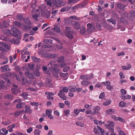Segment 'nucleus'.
Wrapping results in <instances>:
<instances>
[{"label": "nucleus", "mask_w": 135, "mask_h": 135, "mask_svg": "<svg viewBox=\"0 0 135 135\" xmlns=\"http://www.w3.org/2000/svg\"><path fill=\"white\" fill-rule=\"evenodd\" d=\"M107 124H105L104 126L107 128H110V127H113L114 125V123L111 121H108L107 122Z\"/></svg>", "instance_id": "nucleus-5"}, {"label": "nucleus", "mask_w": 135, "mask_h": 135, "mask_svg": "<svg viewBox=\"0 0 135 135\" xmlns=\"http://www.w3.org/2000/svg\"><path fill=\"white\" fill-rule=\"evenodd\" d=\"M105 97V94H104V93L102 92L101 93L100 95L99 98L101 99H103Z\"/></svg>", "instance_id": "nucleus-49"}, {"label": "nucleus", "mask_w": 135, "mask_h": 135, "mask_svg": "<svg viewBox=\"0 0 135 135\" xmlns=\"http://www.w3.org/2000/svg\"><path fill=\"white\" fill-rule=\"evenodd\" d=\"M41 25L40 23L38 24L37 26L34 27V31L37 30H38V28H39L41 26Z\"/></svg>", "instance_id": "nucleus-56"}, {"label": "nucleus", "mask_w": 135, "mask_h": 135, "mask_svg": "<svg viewBox=\"0 0 135 135\" xmlns=\"http://www.w3.org/2000/svg\"><path fill=\"white\" fill-rule=\"evenodd\" d=\"M11 122V121L10 120H8L7 121L3 122L2 123L3 124L6 125H8Z\"/></svg>", "instance_id": "nucleus-40"}, {"label": "nucleus", "mask_w": 135, "mask_h": 135, "mask_svg": "<svg viewBox=\"0 0 135 135\" xmlns=\"http://www.w3.org/2000/svg\"><path fill=\"white\" fill-rule=\"evenodd\" d=\"M21 111H16L14 113L16 117L18 116L21 113Z\"/></svg>", "instance_id": "nucleus-58"}, {"label": "nucleus", "mask_w": 135, "mask_h": 135, "mask_svg": "<svg viewBox=\"0 0 135 135\" xmlns=\"http://www.w3.org/2000/svg\"><path fill=\"white\" fill-rule=\"evenodd\" d=\"M40 73L38 70H36L34 72V75L37 77H38L40 76Z\"/></svg>", "instance_id": "nucleus-41"}, {"label": "nucleus", "mask_w": 135, "mask_h": 135, "mask_svg": "<svg viewBox=\"0 0 135 135\" xmlns=\"http://www.w3.org/2000/svg\"><path fill=\"white\" fill-rule=\"evenodd\" d=\"M11 90L13 94H16L18 93V90L17 89L15 88H12L11 89Z\"/></svg>", "instance_id": "nucleus-25"}, {"label": "nucleus", "mask_w": 135, "mask_h": 135, "mask_svg": "<svg viewBox=\"0 0 135 135\" xmlns=\"http://www.w3.org/2000/svg\"><path fill=\"white\" fill-rule=\"evenodd\" d=\"M25 75L30 78H34L33 73H31L29 71L27 70L25 73Z\"/></svg>", "instance_id": "nucleus-6"}, {"label": "nucleus", "mask_w": 135, "mask_h": 135, "mask_svg": "<svg viewBox=\"0 0 135 135\" xmlns=\"http://www.w3.org/2000/svg\"><path fill=\"white\" fill-rule=\"evenodd\" d=\"M15 127V124H13L11 125L8 127V130L10 132H12L13 131V128H14Z\"/></svg>", "instance_id": "nucleus-15"}, {"label": "nucleus", "mask_w": 135, "mask_h": 135, "mask_svg": "<svg viewBox=\"0 0 135 135\" xmlns=\"http://www.w3.org/2000/svg\"><path fill=\"white\" fill-rule=\"evenodd\" d=\"M6 84L5 82L3 80H1L0 81V89L3 88Z\"/></svg>", "instance_id": "nucleus-17"}, {"label": "nucleus", "mask_w": 135, "mask_h": 135, "mask_svg": "<svg viewBox=\"0 0 135 135\" xmlns=\"http://www.w3.org/2000/svg\"><path fill=\"white\" fill-rule=\"evenodd\" d=\"M131 97L130 95H126L123 96H122V99L123 100H124L126 99H129L131 98Z\"/></svg>", "instance_id": "nucleus-26"}, {"label": "nucleus", "mask_w": 135, "mask_h": 135, "mask_svg": "<svg viewBox=\"0 0 135 135\" xmlns=\"http://www.w3.org/2000/svg\"><path fill=\"white\" fill-rule=\"evenodd\" d=\"M106 88L110 91L112 90L113 89V86L111 85V84H109L108 85L106 86Z\"/></svg>", "instance_id": "nucleus-38"}, {"label": "nucleus", "mask_w": 135, "mask_h": 135, "mask_svg": "<svg viewBox=\"0 0 135 135\" xmlns=\"http://www.w3.org/2000/svg\"><path fill=\"white\" fill-rule=\"evenodd\" d=\"M131 15L132 16H133L135 17V11H132L130 12Z\"/></svg>", "instance_id": "nucleus-63"}, {"label": "nucleus", "mask_w": 135, "mask_h": 135, "mask_svg": "<svg viewBox=\"0 0 135 135\" xmlns=\"http://www.w3.org/2000/svg\"><path fill=\"white\" fill-rule=\"evenodd\" d=\"M70 68L69 66H66L63 69V71L64 72H67Z\"/></svg>", "instance_id": "nucleus-48"}, {"label": "nucleus", "mask_w": 135, "mask_h": 135, "mask_svg": "<svg viewBox=\"0 0 135 135\" xmlns=\"http://www.w3.org/2000/svg\"><path fill=\"white\" fill-rule=\"evenodd\" d=\"M58 95L59 97L63 100H65L67 99V98L64 93L60 92L58 94Z\"/></svg>", "instance_id": "nucleus-9"}, {"label": "nucleus", "mask_w": 135, "mask_h": 135, "mask_svg": "<svg viewBox=\"0 0 135 135\" xmlns=\"http://www.w3.org/2000/svg\"><path fill=\"white\" fill-rule=\"evenodd\" d=\"M54 114L56 115L59 116L60 115V113L58 110H55L54 111Z\"/></svg>", "instance_id": "nucleus-62"}, {"label": "nucleus", "mask_w": 135, "mask_h": 135, "mask_svg": "<svg viewBox=\"0 0 135 135\" xmlns=\"http://www.w3.org/2000/svg\"><path fill=\"white\" fill-rule=\"evenodd\" d=\"M52 110H46V115L48 116L51 114L52 113Z\"/></svg>", "instance_id": "nucleus-43"}, {"label": "nucleus", "mask_w": 135, "mask_h": 135, "mask_svg": "<svg viewBox=\"0 0 135 135\" xmlns=\"http://www.w3.org/2000/svg\"><path fill=\"white\" fill-rule=\"evenodd\" d=\"M65 34L66 36L70 39H72L73 37L72 34L71 33V32L66 33Z\"/></svg>", "instance_id": "nucleus-20"}, {"label": "nucleus", "mask_w": 135, "mask_h": 135, "mask_svg": "<svg viewBox=\"0 0 135 135\" xmlns=\"http://www.w3.org/2000/svg\"><path fill=\"white\" fill-rule=\"evenodd\" d=\"M102 27V25L100 23H98L97 24V27L98 29L100 30L101 29V27Z\"/></svg>", "instance_id": "nucleus-61"}, {"label": "nucleus", "mask_w": 135, "mask_h": 135, "mask_svg": "<svg viewBox=\"0 0 135 135\" xmlns=\"http://www.w3.org/2000/svg\"><path fill=\"white\" fill-rule=\"evenodd\" d=\"M14 25L18 27V28H20L21 27L22 24L20 22L17 21H15L14 22Z\"/></svg>", "instance_id": "nucleus-18"}, {"label": "nucleus", "mask_w": 135, "mask_h": 135, "mask_svg": "<svg viewBox=\"0 0 135 135\" xmlns=\"http://www.w3.org/2000/svg\"><path fill=\"white\" fill-rule=\"evenodd\" d=\"M52 30L54 32L57 33L60 32V27L57 25L54 26V27L52 28Z\"/></svg>", "instance_id": "nucleus-10"}, {"label": "nucleus", "mask_w": 135, "mask_h": 135, "mask_svg": "<svg viewBox=\"0 0 135 135\" xmlns=\"http://www.w3.org/2000/svg\"><path fill=\"white\" fill-rule=\"evenodd\" d=\"M74 113L78 115L80 113L79 110L77 108H75L74 109Z\"/></svg>", "instance_id": "nucleus-53"}, {"label": "nucleus", "mask_w": 135, "mask_h": 135, "mask_svg": "<svg viewBox=\"0 0 135 135\" xmlns=\"http://www.w3.org/2000/svg\"><path fill=\"white\" fill-rule=\"evenodd\" d=\"M28 66L31 70L34 69V64L33 63H29Z\"/></svg>", "instance_id": "nucleus-31"}, {"label": "nucleus", "mask_w": 135, "mask_h": 135, "mask_svg": "<svg viewBox=\"0 0 135 135\" xmlns=\"http://www.w3.org/2000/svg\"><path fill=\"white\" fill-rule=\"evenodd\" d=\"M51 71L52 72V75L54 76L56 78L58 77L59 76L57 73H59L60 72H57L53 70Z\"/></svg>", "instance_id": "nucleus-22"}, {"label": "nucleus", "mask_w": 135, "mask_h": 135, "mask_svg": "<svg viewBox=\"0 0 135 135\" xmlns=\"http://www.w3.org/2000/svg\"><path fill=\"white\" fill-rule=\"evenodd\" d=\"M70 18L71 19H74L77 20H80L81 19L80 17H78L75 16H71L70 17Z\"/></svg>", "instance_id": "nucleus-33"}, {"label": "nucleus", "mask_w": 135, "mask_h": 135, "mask_svg": "<svg viewBox=\"0 0 135 135\" xmlns=\"http://www.w3.org/2000/svg\"><path fill=\"white\" fill-rule=\"evenodd\" d=\"M102 83V84L104 85L105 86H106L108 85L109 84H110V82L108 81H106L105 82H103Z\"/></svg>", "instance_id": "nucleus-50"}, {"label": "nucleus", "mask_w": 135, "mask_h": 135, "mask_svg": "<svg viewBox=\"0 0 135 135\" xmlns=\"http://www.w3.org/2000/svg\"><path fill=\"white\" fill-rule=\"evenodd\" d=\"M119 135H126V134L122 131H118Z\"/></svg>", "instance_id": "nucleus-64"}, {"label": "nucleus", "mask_w": 135, "mask_h": 135, "mask_svg": "<svg viewBox=\"0 0 135 135\" xmlns=\"http://www.w3.org/2000/svg\"><path fill=\"white\" fill-rule=\"evenodd\" d=\"M100 109V107L98 106H96L94 107L93 110H95L98 113V111H99Z\"/></svg>", "instance_id": "nucleus-34"}, {"label": "nucleus", "mask_w": 135, "mask_h": 135, "mask_svg": "<svg viewBox=\"0 0 135 135\" xmlns=\"http://www.w3.org/2000/svg\"><path fill=\"white\" fill-rule=\"evenodd\" d=\"M117 7L120 9H123L126 6L124 4L121 3H119L117 4Z\"/></svg>", "instance_id": "nucleus-19"}, {"label": "nucleus", "mask_w": 135, "mask_h": 135, "mask_svg": "<svg viewBox=\"0 0 135 135\" xmlns=\"http://www.w3.org/2000/svg\"><path fill=\"white\" fill-rule=\"evenodd\" d=\"M57 61L59 62H63L64 61V57L62 56H61L58 58Z\"/></svg>", "instance_id": "nucleus-29"}, {"label": "nucleus", "mask_w": 135, "mask_h": 135, "mask_svg": "<svg viewBox=\"0 0 135 135\" xmlns=\"http://www.w3.org/2000/svg\"><path fill=\"white\" fill-rule=\"evenodd\" d=\"M10 42L12 44H18L20 43L19 39H17L13 38L11 39L10 40Z\"/></svg>", "instance_id": "nucleus-11"}, {"label": "nucleus", "mask_w": 135, "mask_h": 135, "mask_svg": "<svg viewBox=\"0 0 135 135\" xmlns=\"http://www.w3.org/2000/svg\"><path fill=\"white\" fill-rule=\"evenodd\" d=\"M49 53L46 52L43 54L42 55L44 57L49 58Z\"/></svg>", "instance_id": "nucleus-45"}, {"label": "nucleus", "mask_w": 135, "mask_h": 135, "mask_svg": "<svg viewBox=\"0 0 135 135\" xmlns=\"http://www.w3.org/2000/svg\"><path fill=\"white\" fill-rule=\"evenodd\" d=\"M23 16L20 15H18L17 17V19L19 20H21Z\"/></svg>", "instance_id": "nucleus-57"}, {"label": "nucleus", "mask_w": 135, "mask_h": 135, "mask_svg": "<svg viewBox=\"0 0 135 135\" xmlns=\"http://www.w3.org/2000/svg\"><path fill=\"white\" fill-rule=\"evenodd\" d=\"M76 124L78 126H79L82 127H83L84 126V125L83 123L80 122H77L76 123Z\"/></svg>", "instance_id": "nucleus-32"}, {"label": "nucleus", "mask_w": 135, "mask_h": 135, "mask_svg": "<svg viewBox=\"0 0 135 135\" xmlns=\"http://www.w3.org/2000/svg\"><path fill=\"white\" fill-rule=\"evenodd\" d=\"M88 80H85L82 81L81 83V85L84 86H87L90 84V83L88 81Z\"/></svg>", "instance_id": "nucleus-7"}, {"label": "nucleus", "mask_w": 135, "mask_h": 135, "mask_svg": "<svg viewBox=\"0 0 135 135\" xmlns=\"http://www.w3.org/2000/svg\"><path fill=\"white\" fill-rule=\"evenodd\" d=\"M120 91V92L122 94H126L127 92L126 91L123 89H121Z\"/></svg>", "instance_id": "nucleus-60"}, {"label": "nucleus", "mask_w": 135, "mask_h": 135, "mask_svg": "<svg viewBox=\"0 0 135 135\" xmlns=\"http://www.w3.org/2000/svg\"><path fill=\"white\" fill-rule=\"evenodd\" d=\"M66 33H69L71 32V28L69 27H67L65 28Z\"/></svg>", "instance_id": "nucleus-37"}, {"label": "nucleus", "mask_w": 135, "mask_h": 135, "mask_svg": "<svg viewBox=\"0 0 135 135\" xmlns=\"http://www.w3.org/2000/svg\"><path fill=\"white\" fill-rule=\"evenodd\" d=\"M2 45L7 49H9L10 48V47L6 44L3 43Z\"/></svg>", "instance_id": "nucleus-44"}, {"label": "nucleus", "mask_w": 135, "mask_h": 135, "mask_svg": "<svg viewBox=\"0 0 135 135\" xmlns=\"http://www.w3.org/2000/svg\"><path fill=\"white\" fill-rule=\"evenodd\" d=\"M57 56V55L56 54H50L49 58H56Z\"/></svg>", "instance_id": "nucleus-27"}, {"label": "nucleus", "mask_w": 135, "mask_h": 135, "mask_svg": "<svg viewBox=\"0 0 135 135\" xmlns=\"http://www.w3.org/2000/svg\"><path fill=\"white\" fill-rule=\"evenodd\" d=\"M25 24L23 25V26L25 30H27L30 29L31 28L30 26L31 24L30 21L28 19H26L25 20Z\"/></svg>", "instance_id": "nucleus-2"}, {"label": "nucleus", "mask_w": 135, "mask_h": 135, "mask_svg": "<svg viewBox=\"0 0 135 135\" xmlns=\"http://www.w3.org/2000/svg\"><path fill=\"white\" fill-rule=\"evenodd\" d=\"M74 28V29L78 30L80 28V25L78 22H76L75 23Z\"/></svg>", "instance_id": "nucleus-13"}, {"label": "nucleus", "mask_w": 135, "mask_h": 135, "mask_svg": "<svg viewBox=\"0 0 135 135\" xmlns=\"http://www.w3.org/2000/svg\"><path fill=\"white\" fill-rule=\"evenodd\" d=\"M109 22H112V24L114 25H115L116 24V21L114 19H111L110 20L109 19L108 20Z\"/></svg>", "instance_id": "nucleus-46"}, {"label": "nucleus", "mask_w": 135, "mask_h": 135, "mask_svg": "<svg viewBox=\"0 0 135 135\" xmlns=\"http://www.w3.org/2000/svg\"><path fill=\"white\" fill-rule=\"evenodd\" d=\"M84 7V5L83 4H78L76 6H74V9L77 8H83Z\"/></svg>", "instance_id": "nucleus-30"}, {"label": "nucleus", "mask_w": 135, "mask_h": 135, "mask_svg": "<svg viewBox=\"0 0 135 135\" xmlns=\"http://www.w3.org/2000/svg\"><path fill=\"white\" fill-rule=\"evenodd\" d=\"M4 68L5 69V71H10V69H9L8 70L7 69V68L8 67V65H6L4 66H3Z\"/></svg>", "instance_id": "nucleus-52"}, {"label": "nucleus", "mask_w": 135, "mask_h": 135, "mask_svg": "<svg viewBox=\"0 0 135 135\" xmlns=\"http://www.w3.org/2000/svg\"><path fill=\"white\" fill-rule=\"evenodd\" d=\"M80 32L81 34L82 35H83L86 32V29L85 27H83L81 28H80Z\"/></svg>", "instance_id": "nucleus-16"}, {"label": "nucleus", "mask_w": 135, "mask_h": 135, "mask_svg": "<svg viewBox=\"0 0 135 135\" xmlns=\"http://www.w3.org/2000/svg\"><path fill=\"white\" fill-rule=\"evenodd\" d=\"M97 128L98 129L101 133H103L104 132V130L103 129L101 128L98 126H97Z\"/></svg>", "instance_id": "nucleus-47"}, {"label": "nucleus", "mask_w": 135, "mask_h": 135, "mask_svg": "<svg viewBox=\"0 0 135 135\" xmlns=\"http://www.w3.org/2000/svg\"><path fill=\"white\" fill-rule=\"evenodd\" d=\"M80 78L81 79H83V80H88V78L86 75H81L80 76Z\"/></svg>", "instance_id": "nucleus-42"}, {"label": "nucleus", "mask_w": 135, "mask_h": 135, "mask_svg": "<svg viewBox=\"0 0 135 135\" xmlns=\"http://www.w3.org/2000/svg\"><path fill=\"white\" fill-rule=\"evenodd\" d=\"M70 8L66 6L61 8L60 10L61 12H62L65 11H68L69 10Z\"/></svg>", "instance_id": "nucleus-21"}, {"label": "nucleus", "mask_w": 135, "mask_h": 135, "mask_svg": "<svg viewBox=\"0 0 135 135\" xmlns=\"http://www.w3.org/2000/svg\"><path fill=\"white\" fill-rule=\"evenodd\" d=\"M34 34V32L33 31H31L30 32V34H28L25 33L24 35V38L25 39L27 37L29 36L30 35H33Z\"/></svg>", "instance_id": "nucleus-28"}, {"label": "nucleus", "mask_w": 135, "mask_h": 135, "mask_svg": "<svg viewBox=\"0 0 135 135\" xmlns=\"http://www.w3.org/2000/svg\"><path fill=\"white\" fill-rule=\"evenodd\" d=\"M28 94L27 93H24L22 94V96H23V98L25 99H26L27 98V97L28 96Z\"/></svg>", "instance_id": "nucleus-55"}, {"label": "nucleus", "mask_w": 135, "mask_h": 135, "mask_svg": "<svg viewBox=\"0 0 135 135\" xmlns=\"http://www.w3.org/2000/svg\"><path fill=\"white\" fill-rule=\"evenodd\" d=\"M115 112L114 109H110L106 111V114L107 115L112 114L115 113Z\"/></svg>", "instance_id": "nucleus-8"}, {"label": "nucleus", "mask_w": 135, "mask_h": 135, "mask_svg": "<svg viewBox=\"0 0 135 135\" xmlns=\"http://www.w3.org/2000/svg\"><path fill=\"white\" fill-rule=\"evenodd\" d=\"M118 120L120 122H125V120L121 117H118L117 121Z\"/></svg>", "instance_id": "nucleus-51"}, {"label": "nucleus", "mask_w": 135, "mask_h": 135, "mask_svg": "<svg viewBox=\"0 0 135 135\" xmlns=\"http://www.w3.org/2000/svg\"><path fill=\"white\" fill-rule=\"evenodd\" d=\"M121 67L123 70H128L130 69L131 65L130 64H127L126 66H122Z\"/></svg>", "instance_id": "nucleus-14"}, {"label": "nucleus", "mask_w": 135, "mask_h": 135, "mask_svg": "<svg viewBox=\"0 0 135 135\" xmlns=\"http://www.w3.org/2000/svg\"><path fill=\"white\" fill-rule=\"evenodd\" d=\"M52 3L55 6L59 7L61 6L62 2L61 0H53Z\"/></svg>", "instance_id": "nucleus-4"}, {"label": "nucleus", "mask_w": 135, "mask_h": 135, "mask_svg": "<svg viewBox=\"0 0 135 135\" xmlns=\"http://www.w3.org/2000/svg\"><path fill=\"white\" fill-rule=\"evenodd\" d=\"M119 75H120V79H124L125 78V76L124 75L123 72H120L119 73Z\"/></svg>", "instance_id": "nucleus-59"}, {"label": "nucleus", "mask_w": 135, "mask_h": 135, "mask_svg": "<svg viewBox=\"0 0 135 135\" xmlns=\"http://www.w3.org/2000/svg\"><path fill=\"white\" fill-rule=\"evenodd\" d=\"M41 131L38 129H36L34 131V135H40Z\"/></svg>", "instance_id": "nucleus-39"}, {"label": "nucleus", "mask_w": 135, "mask_h": 135, "mask_svg": "<svg viewBox=\"0 0 135 135\" xmlns=\"http://www.w3.org/2000/svg\"><path fill=\"white\" fill-rule=\"evenodd\" d=\"M25 112L26 113H32V110L30 108V107L28 105H26L25 107Z\"/></svg>", "instance_id": "nucleus-12"}, {"label": "nucleus", "mask_w": 135, "mask_h": 135, "mask_svg": "<svg viewBox=\"0 0 135 135\" xmlns=\"http://www.w3.org/2000/svg\"><path fill=\"white\" fill-rule=\"evenodd\" d=\"M126 104V103L123 101H121L119 103V105L120 107H125Z\"/></svg>", "instance_id": "nucleus-36"}, {"label": "nucleus", "mask_w": 135, "mask_h": 135, "mask_svg": "<svg viewBox=\"0 0 135 135\" xmlns=\"http://www.w3.org/2000/svg\"><path fill=\"white\" fill-rule=\"evenodd\" d=\"M11 29L13 32V36L16 37L18 36V34H21L20 30L17 28L15 27L12 26L11 27Z\"/></svg>", "instance_id": "nucleus-3"}, {"label": "nucleus", "mask_w": 135, "mask_h": 135, "mask_svg": "<svg viewBox=\"0 0 135 135\" xmlns=\"http://www.w3.org/2000/svg\"><path fill=\"white\" fill-rule=\"evenodd\" d=\"M67 74V73H64L62 72L60 73V76L62 77H66Z\"/></svg>", "instance_id": "nucleus-54"}, {"label": "nucleus", "mask_w": 135, "mask_h": 135, "mask_svg": "<svg viewBox=\"0 0 135 135\" xmlns=\"http://www.w3.org/2000/svg\"><path fill=\"white\" fill-rule=\"evenodd\" d=\"M55 60L53 59L50 61L49 63L48 64V65H50V66L49 67V69L50 71H54L57 72H60V70L59 69H57V65L55 64Z\"/></svg>", "instance_id": "nucleus-1"}, {"label": "nucleus", "mask_w": 135, "mask_h": 135, "mask_svg": "<svg viewBox=\"0 0 135 135\" xmlns=\"http://www.w3.org/2000/svg\"><path fill=\"white\" fill-rule=\"evenodd\" d=\"M4 97L6 98L9 99H12L13 98V96L11 94H7L5 95Z\"/></svg>", "instance_id": "nucleus-24"}, {"label": "nucleus", "mask_w": 135, "mask_h": 135, "mask_svg": "<svg viewBox=\"0 0 135 135\" xmlns=\"http://www.w3.org/2000/svg\"><path fill=\"white\" fill-rule=\"evenodd\" d=\"M111 102V100H107L106 102L104 103L103 104L104 105H108L110 104Z\"/></svg>", "instance_id": "nucleus-35"}, {"label": "nucleus", "mask_w": 135, "mask_h": 135, "mask_svg": "<svg viewBox=\"0 0 135 135\" xmlns=\"http://www.w3.org/2000/svg\"><path fill=\"white\" fill-rule=\"evenodd\" d=\"M68 90V89L66 87H64L62 89L59 90L60 92H67Z\"/></svg>", "instance_id": "nucleus-23"}]
</instances>
